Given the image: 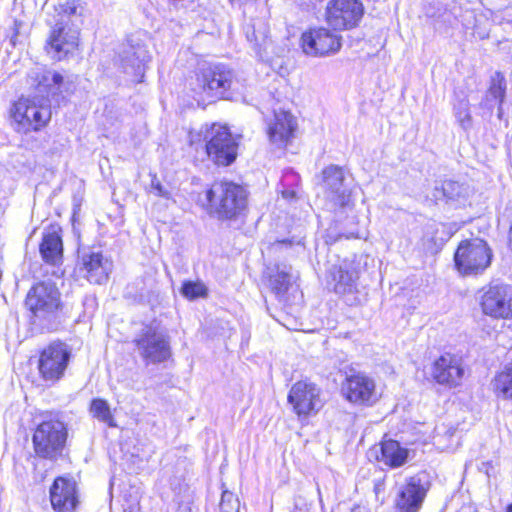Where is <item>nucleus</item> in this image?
I'll return each mask as SVG.
<instances>
[{
  "label": "nucleus",
  "instance_id": "nucleus-2",
  "mask_svg": "<svg viewBox=\"0 0 512 512\" xmlns=\"http://www.w3.org/2000/svg\"><path fill=\"white\" fill-rule=\"evenodd\" d=\"M211 213L219 219H234L242 215L248 203L246 189L236 183L221 181L207 191Z\"/></svg>",
  "mask_w": 512,
  "mask_h": 512
},
{
  "label": "nucleus",
  "instance_id": "nucleus-28",
  "mask_svg": "<svg viewBox=\"0 0 512 512\" xmlns=\"http://www.w3.org/2000/svg\"><path fill=\"white\" fill-rule=\"evenodd\" d=\"M268 34V25L262 20H256L246 27V38L255 53L261 58L271 44Z\"/></svg>",
  "mask_w": 512,
  "mask_h": 512
},
{
  "label": "nucleus",
  "instance_id": "nucleus-31",
  "mask_svg": "<svg viewBox=\"0 0 512 512\" xmlns=\"http://www.w3.org/2000/svg\"><path fill=\"white\" fill-rule=\"evenodd\" d=\"M291 268L285 265L276 266L269 274V286L277 298L282 299L292 283Z\"/></svg>",
  "mask_w": 512,
  "mask_h": 512
},
{
  "label": "nucleus",
  "instance_id": "nucleus-4",
  "mask_svg": "<svg viewBox=\"0 0 512 512\" xmlns=\"http://www.w3.org/2000/svg\"><path fill=\"white\" fill-rule=\"evenodd\" d=\"M11 116L18 132L38 131L51 119L50 100L45 97H20L13 104Z\"/></svg>",
  "mask_w": 512,
  "mask_h": 512
},
{
  "label": "nucleus",
  "instance_id": "nucleus-33",
  "mask_svg": "<svg viewBox=\"0 0 512 512\" xmlns=\"http://www.w3.org/2000/svg\"><path fill=\"white\" fill-rule=\"evenodd\" d=\"M441 192L447 201H459L468 195V187L452 180H446L441 185Z\"/></svg>",
  "mask_w": 512,
  "mask_h": 512
},
{
  "label": "nucleus",
  "instance_id": "nucleus-14",
  "mask_svg": "<svg viewBox=\"0 0 512 512\" xmlns=\"http://www.w3.org/2000/svg\"><path fill=\"white\" fill-rule=\"evenodd\" d=\"M364 14L359 0H331L326 8V20L334 30H349L356 27Z\"/></svg>",
  "mask_w": 512,
  "mask_h": 512
},
{
  "label": "nucleus",
  "instance_id": "nucleus-37",
  "mask_svg": "<svg viewBox=\"0 0 512 512\" xmlns=\"http://www.w3.org/2000/svg\"><path fill=\"white\" fill-rule=\"evenodd\" d=\"M151 188L155 195L165 199L171 198L170 192L161 185V183L157 180L156 176H154L151 181Z\"/></svg>",
  "mask_w": 512,
  "mask_h": 512
},
{
  "label": "nucleus",
  "instance_id": "nucleus-1",
  "mask_svg": "<svg viewBox=\"0 0 512 512\" xmlns=\"http://www.w3.org/2000/svg\"><path fill=\"white\" fill-rule=\"evenodd\" d=\"M189 143L196 150L205 149L209 159L219 166H229L237 157L238 143L226 125L213 123L192 129Z\"/></svg>",
  "mask_w": 512,
  "mask_h": 512
},
{
  "label": "nucleus",
  "instance_id": "nucleus-22",
  "mask_svg": "<svg viewBox=\"0 0 512 512\" xmlns=\"http://www.w3.org/2000/svg\"><path fill=\"white\" fill-rule=\"evenodd\" d=\"M329 285L336 294L350 296L357 292L358 273L347 261L335 265L329 272Z\"/></svg>",
  "mask_w": 512,
  "mask_h": 512
},
{
  "label": "nucleus",
  "instance_id": "nucleus-35",
  "mask_svg": "<svg viewBox=\"0 0 512 512\" xmlns=\"http://www.w3.org/2000/svg\"><path fill=\"white\" fill-rule=\"evenodd\" d=\"M181 293L187 299L194 300L206 296L207 288L202 282L187 281L183 283Z\"/></svg>",
  "mask_w": 512,
  "mask_h": 512
},
{
  "label": "nucleus",
  "instance_id": "nucleus-9",
  "mask_svg": "<svg viewBox=\"0 0 512 512\" xmlns=\"http://www.w3.org/2000/svg\"><path fill=\"white\" fill-rule=\"evenodd\" d=\"M47 25L50 27V32L45 50L53 60L61 61L77 50L80 35L79 27L49 20H47Z\"/></svg>",
  "mask_w": 512,
  "mask_h": 512
},
{
  "label": "nucleus",
  "instance_id": "nucleus-40",
  "mask_svg": "<svg viewBox=\"0 0 512 512\" xmlns=\"http://www.w3.org/2000/svg\"><path fill=\"white\" fill-rule=\"evenodd\" d=\"M506 512H512V503L508 505Z\"/></svg>",
  "mask_w": 512,
  "mask_h": 512
},
{
  "label": "nucleus",
  "instance_id": "nucleus-34",
  "mask_svg": "<svg viewBox=\"0 0 512 512\" xmlns=\"http://www.w3.org/2000/svg\"><path fill=\"white\" fill-rule=\"evenodd\" d=\"M454 115L459 125L468 130L472 127V117L470 114V104L467 98L459 99L454 103Z\"/></svg>",
  "mask_w": 512,
  "mask_h": 512
},
{
  "label": "nucleus",
  "instance_id": "nucleus-10",
  "mask_svg": "<svg viewBox=\"0 0 512 512\" xmlns=\"http://www.w3.org/2000/svg\"><path fill=\"white\" fill-rule=\"evenodd\" d=\"M426 472H419L405 479L395 498L396 512H419L430 489Z\"/></svg>",
  "mask_w": 512,
  "mask_h": 512
},
{
  "label": "nucleus",
  "instance_id": "nucleus-20",
  "mask_svg": "<svg viewBox=\"0 0 512 512\" xmlns=\"http://www.w3.org/2000/svg\"><path fill=\"white\" fill-rule=\"evenodd\" d=\"M296 127V119L290 112L275 111L268 123V136L271 143L279 148L287 146L294 137Z\"/></svg>",
  "mask_w": 512,
  "mask_h": 512
},
{
  "label": "nucleus",
  "instance_id": "nucleus-17",
  "mask_svg": "<svg viewBox=\"0 0 512 512\" xmlns=\"http://www.w3.org/2000/svg\"><path fill=\"white\" fill-rule=\"evenodd\" d=\"M288 402L298 416L316 413L322 406L320 389L312 382L298 381L289 391Z\"/></svg>",
  "mask_w": 512,
  "mask_h": 512
},
{
  "label": "nucleus",
  "instance_id": "nucleus-5",
  "mask_svg": "<svg viewBox=\"0 0 512 512\" xmlns=\"http://www.w3.org/2000/svg\"><path fill=\"white\" fill-rule=\"evenodd\" d=\"M68 437L66 425L55 419L41 422L32 436L35 454L50 461H56L63 455Z\"/></svg>",
  "mask_w": 512,
  "mask_h": 512
},
{
  "label": "nucleus",
  "instance_id": "nucleus-12",
  "mask_svg": "<svg viewBox=\"0 0 512 512\" xmlns=\"http://www.w3.org/2000/svg\"><path fill=\"white\" fill-rule=\"evenodd\" d=\"M480 305L494 319H512V285L490 284L483 290Z\"/></svg>",
  "mask_w": 512,
  "mask_h": 512
},
{
  "label": "nucleus",
  "instance_id": "nucleus-29",
  "mask_svg": "<svg viewBox=\"0 0 512 512\" xmlns=\"http://www.w3.org/2000/svg\"><path fill=\"white\" fill-rule=\"evenodd\" d=\"M506 94L504 77L497 72L492 78L491 85L480 103L482 109H486L491 115L496 106L502 105Z\"/></svg>",
  "mask_w": 512,
  "mask_h": 512
},
{
  "label": "nucleus",
  "instance_id": "nucleus-26",
  "mask_svg": "<svg viewBox=\"0 0 512 512\" xmlns=\"http://www.w3.org/2000/svg\"><path fill=\"white\" fill-rule=\"evenodd\" d=\"M40 254L46 263L56 265L63 257V242L61 228L58 225H50L43 232L40 244Z\"/></svg>",
  "mask_w": 512,
  "mask_h": 512
},
{
  "label": "nucleus",
  "instance_id": "nucleus-32",
  "mask_svg": "<svg viewBox=\"0 0 512 512\" xmlns=\"http://www.w3.org/2000/svg\"><path fill=\"white\" fill-rule=\"evenodd\" d=\"M90 412L94 418L107 424L109 427H116L110 405L106 400L101 398L93 399L90 405Z\"/></svg>",
  "mask_w": 512,
  "mask_h": 512
},
{
  "label": "nucleus",
  "instance_id": "nucleus-21",
  "mask_svg": "<svg viewBox=\"0 0 512 512\" xmlns=\"http://www.w3.org/2000/svg\"><path fill=\"white\" fill-rule=\"evenodd\" d=\"M82 269L90 283L103 284L112 271V261L100 251L84 252L81 257Z\"/></svg>",
  "mask_w": 512,
  "mask_h": 512
},
{
  "label": "nucleus",
  "instance_id": "nucleus-27",
  "mask_svg": "<svg viewBox=\"0 0 512 512\" xmlns=\"http://www.w3.org/2000/svg\"><path fill=\"white\" fill-rule=\"evenodd\" d=\"M376 459L391 468H398L407 462L409 451L395 440H386L375 449Z\"/></svg>",
  "mask_w": 512,
  "mask_h": 512
},
{
  "label": "nucleus",
  "instance_id": "nucleus-19",
  "mask_svg": "<svg viewBox=\"0 0 512 512\" xmlns=\"http://www.w3.org/2000/svg\"><path fill=\"white\" fill-rule=\"evenodd\" d=\"M433 378L442 385L457 386L464 377V368L460 357L446 353L433 365Z\"/></svg>",
  "mask_w": 512,
  "mask_h": 512
},
{
  "label": "nucleus",
  "instance_id": "nucleus-39",
  "mask_svg": "<svg viewBox=\"0 0 512 512\" xmlns=\"http://www.w3.org/2000/svg\"><path fill=\"white\" fill-rule=\"evenodd\" d=\"M498 108V113H497V116L500 120H502L503 118V108H502V105H498L496 106Z\"/></svg>",
  "mask_w": 512,
  "mask_h": 512
},
{
  "label": "nucleus",
  "instance_id": "nucleus-36",
  "mask_svg": "<svg viewBox=\"0 0 512 512\" xmlns=\"http://www.w3.org/2000/svg\"><path fill=\"white\" fill-rule=\"evenodd\" d=\"M220 512H239L240 501L231 491L223 490L219 504Z\"/></svg>",
  "mask_w": 512,
  "mask_h": 512
},
{
  "label": "nucleus",
  "instance_id": "nucleus-24",
  "mask_svg": "<svg viewBox=\"0 0 512 512\" xmlns=\"http://www.w3.org/2000/svg\"><path fill=\"white\" fill-rule=\"evenodd\" d=\"M87 12V3L83 0H59L54 5V13L47 19L49 21L68 23L78 27L76 23H82Z\"/></svg>",
  "mask_w": 512,
  "mask_h": 512
},
{
  "label": "nucleus",
  "instance_id": "nucleus-6",
  "mask_svg": "<svg viewBox=\"0 0 512 512\" xmlns=\"http://www.w3.org/2000/svg\"><path fill=\"white\" fill-rule=\"evenodd\" d=\"M26 305L40 321H51L58 317L62 308L60 292L50 281L35 284L28 292Z\"/></svg>",
  "mask_w": 512,
  "mask_h": 512
},
{
  "label": "nucleus",
  "instance_id": "nucleus-23",
  "mask_svg": "<svg viewBox=\"0 0 512 512\" xmlns=\"http://www.w3.org/2000/svg\"><path fill=\"white\" fill-rule=\"evenodd\" d=\"M28 82L40 94V97L49 99L50 95L61 92L63 76L58 72L37 67L29 73Z\"/></svg>",
  "mask_w": 512,
  "mask_h": 512
},
{
  "label": "nucleus",
  "instance_id": "nucleus-42",
  "mask_svg": "<svg viewBox=\"0 0 512 512\" xmlns=\"http://www.w3.org/2000/svg\"><path fill=\"white\" fill-rule=\"evenodd\" d=\"M230 2H231V3H233V2H234V0H230Z\"/></svg>",
  "mask_w": 512,
  "mask_h": 512
},
{
  "label": "nucleus",
  "instance_id": "nucleus-16",
  "mask_svg": "<svg viewBox=\"0 0 512 512\" xmlns=\"http://www.w3.org/2000/svg\"><path fill=\"white\" fill-rule=\"evenodd\" d=\"M140 355L153 364L166 361L171 356L168 337L153 328H147L135 340Z\"/></svg>",
  "mask_w": 512,
  "mask_h": 512
},
{
  "label": "nucleus",
  "instance_id": "nucleus-41",
  "mask_svg": "<svg viewBox=\"0 0 512 512\" xmlns=\"http://www.w3.org/2000/svg\"><path fill=\"white\" fill-rule=\"evenodd\" d=\"M351 237L359 238L360 236H359V234H358V233H357V234L352 233V234H351Z\"/></svg>",
  "mask_w": 512,
  "mask_h": 512
},
{
  "label": "nucleus",
  "instance_id": "nucleus-25",
  "mask_svg": "<svg viewBox=\"0 0 512 512\" xmlns=\"http://www.w3.org/2000/svg\"><path fill=\"white\" fill-rule=\"evenodd\" d=\"M149 60V52L144 46L140 45L127 47L121 55L124 72L132 75L136 82L142 81Z\"/></svg>",
  "mask_w": 512,
  "mask_h": 512
},
{
  "label": "nucleus",
  "instance_id": "nucleus-3",
  "mask_svg": "<svg viewBox=\"0 0 512 512\" xmlns=\"http://www.w3.org/2000/svg\"><path fill=\"white\" fill-rule=\"evenodd\" d=\"M192 89L211 98H225L238 89L235 73L224 64H203L196 72Z\"/></svg>",
  "mask_w": 512,
  "mask_h": 512
},
{
  "label": "nucleus",
  "instance_id": "nucleus-30",
  "mask_svg": "<svg viewBox=\"0 0 512 512\" xmlns=\"http://www.w3.org/2000/svg\"><path fill=\"white\" fill-rule=\"evenodd\" d=\"M491 385L498 398L512 400V360L495 375Z\"/></svg>",
  "mask_w": 512,
  "mask_h": 512
},
{
  "label": "nucleus",
  "instance_id": "nucleus-8",
  "mask_svg": "<svg viewBox=\"0 0 512 512\" xmlns=\"http://www.w3.org/2000/svg\"><path fill=\"white\" fill-rule=\"evenodd\" d=\"M324 196L331 209H351L354 206L353 189L347 182L342 167L329 165L322 171Z\"/></svg>",
  "mask_w": 512,
  "mask_h": 512
},
{
  "label": "nucleus",
  "instance_id": "nucleus-15",
  "mask_svg": "<svg viewBox=\"0 0 512 512\" xmlns=\"http://www.w3.org/2000/svg\"><path fill=\"white\" fill-rule=\"evenodd\" d=\"M342 393L346 400L356 405L371 406L378 400L374 379L360 372L346 377Z\"/></svg>",
  "mask_w": 512,
  "mask_h": 512
},
{
  "label": "nucleus",
  "instance_id": "nucleus-18",
  "mask_svg": "<svg viewBox=\"0 0 512 512\" xmlns=\"http://www.w3.org/2000/svg\"><path fill=\"white\" fill-rule=\"evenodd\" d=\"M50 501L57 512H72L78 503L76 482L67 477H58L50 488Z\"/></svg>",
  "mask_w": 512,
  "mask_h": 512
},
{
  "label": "nucleus",
  "instance_id": "nucleus-11",
  "mask_svg": "<svg viewBox=\"0 0 512 512\" xmlns=\"http://www.w3.org/2000/svg\"><path fill=\"white\" fill-rule=\"evenodd\" d=\"M71 352L62 342H53L44 348L40 354L38 369L46 382L55 383L60 380L70 361Z\"/></svg>",
  "mask_w": 512,
  "mask_h": 512
},
{
  "label": "nucleus",
  "instance_id": "nucleus-7",
  "mask_svg": "<svg viewBox=\"0 0 512 512\" xmlns=\"http://www.w3.org/2000/svg\"><path fill=\"white\" fill-rule=\"evenodd\" d=\"M491 259L492 252L481 239L461 242L454 255L455 266L463 275L483 272L490 265Z\"/></svg>",
  "mask_w": 512,
  "mask_h": 512
},
{
  "label": "nucleus",
  "instance_id": "nucleus-38",
  "mask_svg": "<svg viewBox=\"0 0 512 512\" xmlns=\"http://www.w3.org/2000/svg\"><path fill=\"white\" fill-rule=\"evenodd\" d=\"M383 490V484L378 482L374 485V491L376 494L380 493Z\"/></svg>",
  "mask_w": 512,
  "mask_h": 512
},
{
  "label": "nucleus",
  "instance_id": "nucleus-13",
  "mask_svg": "<svg viewBox=\"0 0 512 512\" xmlns=\"http://www.w3.org/2000/svg\"><path fill=\"white\" fill-rule=\"evenodd\" d=\"M342 37L324 27L312 28L301 36V48L310 57H325L337 53Z\"/></svg>",
  "mask_w": 512,
  "mask_h": 512
}]
</instances>
